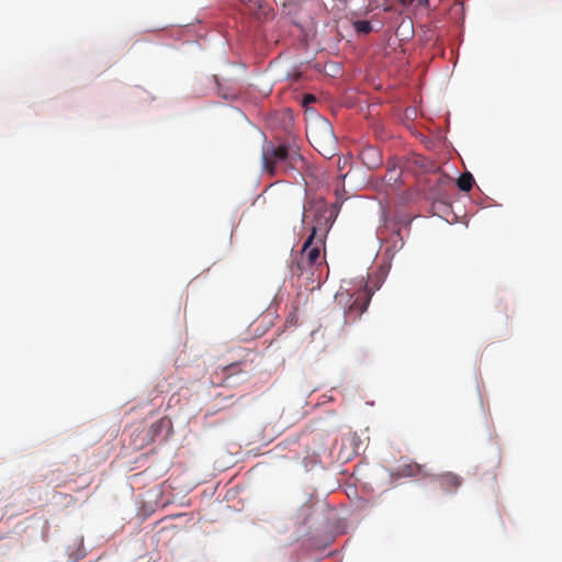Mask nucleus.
<instances>
[{
  "label": "nucleus",
  "mask_w": 562,
  "mask_h": 562,
  "mask_svg": "<svg viewBox=\"0 0 562 562\" xmlns=\"http://www.w3.org/2000/svg\"><path fill=\"white\" fill-rule=\"evenodd\" d=\"M333 224V211L325 205H319L315 212V224L311 234L304 241L295 267H292L293 273L302 274L307 268L321 263V249L325 247L327 232Z\"/></svg>",
  "instance_id": "1"
},
{
  "label": "nucleus",
  "mask_w": 562,
  "mask_h": 562,
  "mask_svg": "<svg viewBox=\"0 0 562 562\" xmlns=\"http://www.w3.org/2000/svg\"><path fill=\"white\" fill-rule=\"evenodd\" d=\"M261 158L263 170L273 177L289 175L299 170L303 164L300 153L284 143H266L262 146Z\"/></svg>",
  "instance_id": "2"
},
{
  "label": "nucleus",
  "mask_w": 562,
  "mask_h": 562,
  "mask_svg": "<svg viewBox=\"0 0 562 562\" xmlns=\"http://www.w3.org/2000/svg\"><path fill=\"white\" fill-rule=\"evenodd\" d=\"M245 366L244 361L233 362L227 366L221 368V376H218V372H215L216 380L212 378V383L216 385H227L234 386L239 381H234L233 378L235 375H246V371L241 368Z\"/></svg>",
  "instance_id": "3"
},
{
  "label": "nucleus",
  "mask_w": 562,
  "mask_h": 562,
  "mask_svg": "<svg viewBox=\"0 0 562 562\" xmlns=\"http://www.w3.org/2000/svg\"><path fill=\"white\" fill-rule=\"evenodd\" d=\"M431 480L438 483L440 490L446 494H456L463 484V479L453 472H443L430 476Z\"/></svg>",
  "instance_id": "4"
},
{
  "label": "nucleus",
  "mask_w": 562,
  "mask_h": 562,
  "mask_svg": "<svg viewBox=\"0 0 562 562\" xmlns=\"http://www.w3.org/2000/svg\"><path fill=\"white\" fill-rule=\"evenodd\" d=\"M391 476L393 479H402V477H426L430 476L426 470L425 465L418 464L416 462H408L404 464H400L396 469L391 472Z\"/></svg>",
  "instance_id": "5"
},
{
  "label": "nucleus",
  "mask_w": 562,
  "mask_h": 562,
  "mask_svg": "<svg viewBox=\"0 0 562 562\" xmlns=\"http://www.w3.org/2000/svg\"><path fill=\"white\" fill-rule=\"evenodd\" d=\"M371 294L367 291H363L362 293L358 294L357 297H355L351 303L349 304L347 311H346V318L355 321L358 318L368 307V304L370 302Z\"/></svg>",
  "instance_id": "6"
},
{
  "label": "nucleus",
  "mask_w": 562,
  "mask_h": 562,
  "mask_svg": "<svg viewBox=\"0 0 562 562\" xmlns=\"http://www.w3.org/2000/svg\"><path fill=\"white\" fill-rule=\"evenodd\" d=\"M248 9L249 13L255 15L258 20H267L270 14V8L263 0H241Z\"/></svg>",
  "instance_id": "7"
},
{
  "label": "nucleus",
  "mask_w": 562,
  "mask_h": 562,
  "mask_svg": "<svg viewBox=\"0 0 562 562\" xmlns=\"http://www.w3.org/2000/svg\"><path fill=\"white\" fill-rule=\"evenodd\" d=\"M361 157H362L363 162L370 169H374L381 164L380 154H379L378 149H375L373 147L366 148L361 153Z\"/></svg>",
  "instance_id": "8"
},
{
  "label": "nucleus",
  "mask_w": 562,
  "mask_h": 562,
  "mask_svg": "<svg viewBox=\"0 0 562 562\" xmlns=\"http://www.w3.org/2000/svg\"><path fill=\"white\" fill-rule=\"evenodd\" d=\"M170 422L166 420L165 418H161L157 422H155L148 429V437L151 440H155L156 437H158L164 428L169 427Z\"/></svg>",
  "instance_id": "9"
},
{
  "label": "nucleus",
  "mask_w": 562,
  "mask_h": 562,
  "mask_svg": "<svg viewBox=\"0 0 562 562\" xmlns=\"http://www.w3.org/2000/svg\"><path fill=\"white\" fill-rule=\"evenodd\" d=\"M473 183H474V179H473V176L470 172L462 173L458 178V181H457L458 188L461 191H465V192H468V191H470L472 189Z\"/></svg>",
  "instance_id": "10"
},
{
  "label": "nucleus",
  "mask_w": 562,
  "mask_h": 562,
  "mask_svg": "<svg viewBox=\"0 0 562 562\" xmlns=\"http://www.w3.org/2000/svg\"><path fill=\"white\" fill-rule=\"evenodd\" d=\"M353 29L359 34H369L372 32V25L369 21L366 20H357L353 22Z\"/></svg>",
  "instance_id": "11"
},
{
  "label": "nucleus",
  "mask_w": 562,
  "mask_h": 562,
  "mask_svg": "<svg viewBox=\"0 0 562 562\" xmlns=\"http://www.w3.org/2000/svg\"><path fill=\"white\" fill-rule=\"evenodd\" d=\"M316 100V98L312 94H306L304 97V103H307V102H314Z\"/></svg>",
  "instance_id": "12"
},
{
  "label": "nucleus",
  "mask_w": 562,
  "mask_h": 562,
  "mask_svg": "<svg viewBox=\"0 0 562 562\" xmlns=\"http://www.w3.org/2000/svg\"><path fill=\"white\" fill-rule=\"evenodd\" d=\"M401 2H403L404 4H408V3H412L414 0H400Z\"/></svg>",
  "instance_id": "13"
}]
</instances>
